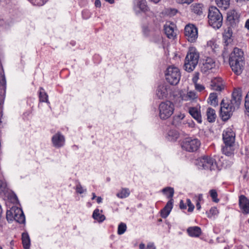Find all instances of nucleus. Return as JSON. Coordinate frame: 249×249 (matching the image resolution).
I'll return each instance as SVG.
<instances>
[{
	"label": "nucleus",
	"instance_id": "nucleus-39",
	"mask_svg": "<svg viewBox=\"0 0 249 249\" xmlns=\"http://www.w3.org/2000/svg\"><path fill=\"white\" fill-rule=\"evenodd\" d=\"M207 47H210L213 51H215V50L218 47L217 45L214 40H210L207 43Z\"/></svg>",
	"mask_w": 249,
	"mask_h": 249
},
{
	"label": "nucleus",
	"instance_id": "nucleus-21",
	"mask_svg": "<svg viewBox=\"0 0 249 249\" xmlns=\"http://www.w3.org/2000/svg\"><path fill=\"white\" fill-rule=\"evenodd\" d=\"M211 86L212 89L217 91H221L224 87L223 80L220 77H216L212 79Z\"/></svg>",
	"mask_w": 249,
	"mask_h": 249
},
{
	"label": "nucleus",
	"instance_id": "nucleus-9",
	"mask_svg": "<svg viewBox=\"0 0 249 249\" xmlns=\"http://www.w3.org/2000/svg\"><path fill=\"white\" fill-rule=\"evenodd\" d=\"M196 165L199 169L213 170L216 168L215 160L209 156L198 159L196 161Z\"/></svg>",
	"mask_w": 249,
	"mask_h": 249
},
{
	"label": "nucleus",
	"instance_id": "nucleus-25",
	"mask_svg": "<svg viewBox=\"0 0 249 249\" xmlns=\"http://www.w3.org/2000/svg\"><path fill=\"white\" fill-rule=\"evenodd\" d=\"M187 232L190 236L197 237L201 234V230L198 227H192L188 228Z\"/></svg>",
	"mask_w": 249,
	"mask_h": 249
},
{
	"label": "nucleus",
	"instance_id": "nucleus-43",
	"mask_svg": "<svg viewBox=\"0 0 249 249\" xmlns=\"http://www.w3.org/2000/svg\"><path fill=\"white\" fill-rule=\"evenodd\" d=\"M7 185L6 182L2 180H0V193L4 192L6 190Z\"/></svg>",
	"mask_w": 249,
	"mask_h": 249
},
{
	"label": "nucleus",
	"instance_id": "nucleus-53",
	"mask_svg": "<svg viewBox=\"0 0 249 249\" xmlns=\"http://www.w3.org/2000/svg\"><path fill=\"white\" fill-rule=\"evenodd\" d=\"M2 210L1 206L0 205V223L1 222L2 219L3 218V215H2Z\"/></svg>",
	"mask_w": 249,
	"mask_h": 249
},
{
	"label": "nucleus",
	"instance_id": "nucleus-14",
	"mask_svg": "<svg viewBox=\"0 0 249 249\" xmlns=\"http://www.w3.org/2000/svg\"><path fill=\"white\" fill-rule=\"evenodd\" d=\"M170 91V87L165 84L159 85L156 91V95L159 99L166 98Z\"/></svg>",
	"mask_w": 249,
	"mask_h": 249
},
{
	"label": "nucleus",
	"instance_id": "nucleus-33",
	"mask_svg": "<svg viewBox=\"0 0 249 249\" xmlns=\"http://www.w3.org/2000/svg\"><path fill=\"white\" fill-rule=\"evenodd\" d=\"M208 103L211 105L215 106L218 104L217 95L215 93H210L208 99Z\"/></svg>",
	"mask_w": 249,
	"mask_h": 249
},
{
	"label": "nucleus",
	"instance_id": "nucleus-24",
	"mask_svg": "<svg viewBox=\"0 0 249 249\" xmlns=\"http://www.w3.org/2000/svg\"><path fill=\"white\" fill-rule=\"evenodd\" d=\"M239 17V14L235 10L230 11L227 13V19L231 23L237 22Z\"/></svg>",
	"mask_w": 249,
	"mask_h": 249
},
{
	"label": "nucleus",
	"instance_id": "nucleus-2",
	"mask_svg": "<svg viewBox=\"0 0 249 249\" xmlns=\"http://www.w3.org/2000/svg\"><path fill=\"white\" fill-rule=\"evenodd\" d=\"M229 63L232 71L237 75L240 74L244 69V53L241 49L234 48L231 53Z\"/></svg>",
	"mask_w": 249,
	"mask_h": 249
},
{
	"label": "nucleus",
	"instance_id": "nucleus-37",
	"mask_svg": "<svg viewBox=\"0 0 249 249\" xmlns=\"http://www.w3.org/2000/svg\"><path fill=\"white\" fill-rule=\"evenodd\" d=\"M162 192L167 196V198L170 199H172L174 196V190L173 188L171 187H166L162 189Z\"/></svg>",
	"mask_w": 249,
	"mask_h": 249
},
{
	"label": "nucleus",
	"instance_id": "nucleus-31",
	"mask_svg": "<svg viewBox=\"0 0 249 249\" xmlns=\"http://www.w3.org/2000/svg\"><path fill=\"white\" fill-rule=\"evenodd\" d=\"M22 241L24 248L25 249H29L30 245V240L27 233L24 232L22 233Z\"/></svg>",
	"mask_w": 249,
	"mask_h": 249
},
{
	"label": "nucleus",
	"instance_id": "nucleus-27",
	"mask_svg": "<svg viewBox=\"0 0 249 249\" xmlns=\"http://www.w3.org/2000/svg\"><path fill=\"white\" fill-rule=\"evenodd\" d=\"M102 210L100 211L98 209H96L94 210L92 213V217L99 222H103L106 217L104 214H102Z\"/></svg>",
	"mask_w": 249,
	"mask_h": 249
},
{
	"label": "nucleus",
	"instance_id": "nucleus-41",
	"mask_svg": "<svg viewBox=\"0 0 249 249\" xmlns=\"http://www.w3.org/2000/svg\"><path fill=\"white\" fill-rule=\"evenodd\" d=\"M218 213V211L217 208L215 207H213L210 210L209 212L208 213V217L210 218L213 216L217 215Z\"/></svg>",
	"mask_w": 249,
	"mask_h": 249
},
{
	"label": "nucleus",
	"instance_id": "nucleus-22",
	"mask_svg": "<svg viewBox=\"0 0 249 249\" xmlns=\"http://www.w3.org/2000/svg\"><path fill=\"white\" fill-rule=\"evenodd\" d=\"M173 199H170L165 206L161 210L160 214L162 218H165L169 215L173 208Z\"/></svg>",
	"mask_w": 249,
	"mask_h": 249
},
{
	"label": "nucleus",
	"instance_id": "nucleus-20",
	"mask_svg": "<svg viewBox=\"0 0 249 249\" xmlns=\"http://www.w3.org/2000/svg\"><path fill=\"white\" fill-rule=\"evenodd\" d=\"M200 107H191L189 108V113L198 123H202V117L200 110Z\"/></svg>",
	"mask_w": 249,
	"mask_h": 249
},
{
	"label": "nucleus",
	"instance_id": "nucleus-42",
	"mask_svg": "<svg viewBox=\"0 0 249 249\" xmlns=\"http://www.w3.org/2000/svg\"><path fill=\"white\" fill-rule=\"evenodd\" d=\"M210 194L214 202H217L219 200L217 198V194L215 190H211L210 191Z\"/></svg>",
	"mask_w": 249,
	"mask_h": 249
},
{
	"label": "nucleus",
	"instance_id": "nucleus-62",
	"mask_svg": "<svg viewBox=\"0 0 249 249\" xmlns=\"http://www.w3.org/2000/svg\"><path fill=\"white\" fill-rule=\"evenodd\" d=\"M0 249H2V247L0 246Z\"/></svg>",
	"mask_w": 249,
	"mask_h": 249
},
{
	"label": "nucleus",
	"instance_id": "nucleus-19",
	"mask_svg": "<svg viewBox=\"0 0 249 249\" xmlns=\"http://www.w3.org/2000/svg\"><path fill=\"white\" fill-rule=\"evenodd\" d=\"M180 97L183 101L193 102L196 101L198 96L195 91L191 90L188 91L186 93H181Z\"/></svg>",
	"mask_w": 249,
	"mask_h": 249
},
{
	"label": "nucleus",
	"instance_id": "nucleus-11",
	"mask_svg": "<svg viewBox=\"0 0 249 249\" xmlns=\"http://www.w3.org/2000/svg\"><path fill=\"white\" fill-rule=\"evenodd\" d=\"M185 36L190 42H195L198 37V30L196 26L192 24H188L184 28Z\"/></svg>",
	"mask_w": 249,
	"mask_h": 249
},
{
	"label": "nucleus",
	"instance_id": "nucleus-49",
	"mask_svg": "<svg viewBox=\"0 0 249 249\" xmlns=\"http://www.w3.org/2000/svg\"><path fill=\"white\" fill-rule=\"evenodd\" d=\"M196 202H199V203L203 199V196L202 194H199L197 196L195 197Z\"/></svg>",
	"mask_w": 249,
	"mask_h": 249
},
{
	"label": "nucleus",
	"instance_id": "nucleus-55",
	"mask_svg": "<svg viewBox=\"0 0 249 249\" xmlns=\"http://www.w3.org/2000/svg\"><path fill=\"white\" fill-rule=\"evenodd\" d=\"M196 207L197 210H200L201 209V205L199 202H196Z\"/></svg>",
	"mask_w": 249,
	"mask_h": 249
},
{
	"label": "nucleus",
	"instance_id": "nucleus-1",
	"mask_svg": "<svg viewBox=\"0 0 249 249\" xmlns=\"http://www.w3.org/2000/svg\"><path fill=\"white\" fill-rule=\"evenodd\" d=\"M222 138L225 144L222 148L223 153L227 156H232L235 149L234 131L231 128H226L223 132Z\"/></svg>",
	"mask_w": 249,
	"mask_h": 249
},
{
	"label": "nucleus",
	"instance_id": "nucleus-6",
	"mask_svg": "<svg viewBox=\"0 0 249 249\" xmlns=\"http://www.w3.org/2000/svg\"><path fill=\"white\" fill-rule=\"evenodd\" d=\"M174 104L169 101L161 102L159 106V116L162 120L169 118L174 113Z\"/></svg>",
	"mask_w": 249,
	"mask_h": 249
},
{
	"label": "nucleus",
	"instance_id": "nucleus-57",
	"mask_svg": "<svg viewBox=\"0 0 249 249\" xmlns=\"http://www.w3.org/2000/svg\"><path fill=\"white\" fill-rule=\"evenodd\" d=\"M188 124V125L190 127H193L194 126L195 124L193 121H191L190 122H189Z\"/></svg>",
	"mask_w": 249,
	"mask_h": 249
},
{
	"label": "nucleus",
	"instance_id": "nucleus-17",
	"mask_svg": "<svg viewBox=\"0 0 249 249\" xmlns=\"http://www.w3.org/2000/svg\"><path fill=\"white\" fill-rule=\"evenodd\" d=\"M239 205L242 212L245 214L249 213V200L244 195L239 197Z\"/></svg>",
	"mask_w": 249,
	"mask_h": 249
},
{
	"label": "nucleus",
	"instance_id": "nucleus-5",
	"mask_svg": "<svg viewBox=\"0 0 249 249\" xmlns=\"http://www.w3.org/2000/svg\"><path fill=\"white\" fill-rule=\"evenodd\" d=\"M165 76L166 80L170 84L176 85L180 81L181 73L178 68L170 66L165 71Z\"/></svg>",
	"mask_w": 249,
	"mask_h": 249
},
{
	"label": "nucleus",
	"instance_id": "nucleus-26",
	"mask_svg": "<svg viewBox=\"0 0 249 249\" xmlns=\"http://www.w3.org/2000/svg\"><path fill=\"white\" fill-rule=\"evenodd\" d=\"M231 32L229 30L227 32H225L223 35V37L224 45L225 46L224 49L225 50L228 49V46L231 44L232 41V40L231 38Z\"/></svg>",
	"mask_w": 249,
	"mask_h": 249
},
{
	"label": "nucleus",
	"instance_id": "nucleus-60",
	"mask_svg": "<svg viewBox=\"0 0 249 249\" xmlns=\"http://www.w3.org/2000/svg\"><path fill=\"white\" fill-rule=\"evenodd\" d=\"M106 1L108 2L109 3H113L114 2V0H105Z\"/></svg>",
	"mask_w": 249,
	"mask_h": 249
},
{
	"label": "nucleus",
	"instance_id": "nucleus-45",
	"mask_svg": "<svg viewBox=\"0 0 249 249\" xmlns=\"http://www.w3.org/2000/svg\"><path fill=\"white\" fill-rule=\"evenodd\" d=\"M245 107L247 111L249 112V91L245 97Z\"/></svg>",
	"mask_w": 249,
	"mask_h": 249
},
{
	"label": "nucleus",
	"instance_id": "nucleus-48",
	"mask_svg": "<svg viewBox=\"0 0 249 249\" xmlns=\"http://www.w3.org/2000/svg\"><path fill=\"white\" fill-rule=\"evenodd\" d=\"M199 79V73L198 72H195L194 75L192 78V81L194 83V84H196V83H197V82Z\"/></svg>",
	"mask_w": 249,
	"mask_h": 249
},
{
	"label": "nucleus",
	"instance_id": "nucleus-4",
	"mask_svg": "<svg viewBox=\"0 0 249 249\" xmlns=\"http://www.w3.org/2000/svg\"><path fill=\"white\" fill-rule=\"evenodd\" d=\"M209 23L213 28L219 29L222 25L223 17L219 10L215 7L209 8Z\"/></svg>",
	"mask_w": 249,
	"mask_h": 249
},
{
	"label": "nucleus",
	"instance_id": "nucleus-56",
	"mask_svg": "<svg viewBox=\"0 0 249 249\" xmlns=\"http://www.w3.org/2000/svg\"><path fill=\"white\" fill-rule=\"evenodd\" d=\"M245 27L249 30V19H248L246 22Z\"/></svg>",
	"mask_w": 249,
	"mask_h": 249
},
{
	"label": "nucleus",
	"instance_id": "nucleus-32",
	"mask_svg": "<svg viewBox=\"0 0 249 249\" xmlns=\"http://www.w3.org/2000/svg\"><path fill=\"white\" fill-rule=\"evenodd\" d=\"M217 6L224 9H227L230 4V0H215Z\"/></svg>",
	"mask_w": 249,
	"mask_h": 249
},
{
	"label": "nucleus",
	"instance_id": "nucleus-18",
	"mask_svg": "<svg viewBox=\"0 0 249 249\" xmlns=\"http://www.w3.org/2000/svg\"><path fill=\"white\" fill-rule=\"evenodd\" d=\"M176 26L173 23H166L164 26V30L167 36L170 39H174L176 36Z\"/></svg>",
	"mask_w": 249,
	"mask_h": 249
},
{
	"label": "nucleus",
	"instance_id": "nucleus-61",
	"mask_svg": "<svg viewBox=\"0 0 249 249\" xmlns=\"http://www.w3.org/2000/svg\"><path fill=\"white\" fill-rule=\"evenodd\" d=\"M160 0H150L151 1L154 2V3H158Z\"/></svg>",
	"mask_w": 249,
	"mask_h": 249
},
{
	"label": "nucleus",
	"instance_id": "nucleus-52",
	"mask_svg": "<svg viewBox=\"0 0 249 249\" xmlns=\"http://www.w3.org/2000/svg\"><path fill=\"white\" fill-rule=\"evenodd\" d=\"M95 5L97 7H100L101 5V1L99 0H96L95 1Z\"/></svg>",
	"mask_w": 249,
	"mask_h": 249
},
{
	"label": "nucleus",
	"instance_id": "nucleus-44",
	"mask_svg": "<svg viewBox=\"0 0 249 249\" xmlns=\"http://www.w3.org/2000/svg\"><path fill=\"white\" fill-rule=\"evenodd\" d=\"M187 205L188 206V211L189 212H192L195 208L194 205L192 203L190 199H187L186 200Z\"/></svg>",
	"mask_w": 249,
	"mask_h": 249
},
{
	"label": "nucleus",
	"instance_id": "nucleus-38",
	"mask_svg": "<svg viewBox=\"0 0 249 249\" xmlns=\"http://www.w3.org/2000/svg\"><path fill=\"white\" fill-rule=\"evenodd\" d=\"M126 225L124 223H121L118 227V234L119 235L123 234L126 230Z\"/></svg>",
	"mask_w": 249,
	"mask_h": 249
},
{
	"label": "nucleus",
	"instance_id": "nucleus-54",
	"mask_svg": "<svg viewBox=\"0 0 249 249\" xmlns=\"http://www.w3.org/2000/svg\"><path fill=\"white\" fill-rule=\"evenodd\" d=\"M97 199H96V201H97V202L98 203V204H100L102 202V200L103 199L100 196H98V197H96Z\"/></svg>",
	"mask_w": 249,
	"mask_h": 249
},
{
	"label": "nucleus",
	"instance_id": "nucleus-7",
	"mask_svg": "<svg viewBox=\"0 0 249 249\" xmlns=\"http://www.w3.org/2000/svg\"><path fill=\"white\" fill-rule=\"evenodd\" d=\"M227 99H223L221 103L220 111L222 119L224 121L228 120L232 115L235 109L238 108Z\"/></svg>",
	"mask_w": 249,
	"mask_h": 249
},
{
	"label": "nucleus",
	"instance_id": "nucleus-51",
	"mask_svg": "<svg viewBox=\"0 0 249 249\" xmlns=\"http://www.w3.org/2000/svg\"><path fill=\"white\" fill-rule=\"evenodd\" d=\"M179 207L181 209H185L186 208V204L183 202V200L180 201Z\"/></svg>",
	"mask_w": 249,
	"mask_h": 249
},
{
	"label": "nucleus",
	"instance_id": "nucleus-58",
	"mask_svg": "<svg viewBox=\"0 0 249 249\" xmlns=\"http://www.w3.org/2000/svg\"><path fill=\"white\" fill-rule=\"evenodd\" d=\"M145 248V245L143 243H141L139 245L140 249H144Z\"/></svg>",
	"mask_w": 249,
	"mask_h": 249
},
{
	"label": "nucleus",
	"instance_id": "nucleus-46",
	"mask_svg": "<svg viewBox=\"0 0 249 249\" xmlns=\"http://www.w3.org/2000/svg\"><path fill=\"white\" fill-rule=\"evenodd\" d=\"M195 88L196 90L199 92H201L205 89V87L203 85L198 83H196V84H195Z\"/></svg>",
	"mask_w": 249,
	"mask_h": 249
},
{
	"label": "nucleus",
	"instance_id": "nucleus-15",
	"mask_svg": "<svg viewBox=\"0 0 249 249\" xmlns=\"http://www.w3.org/2000/svg\"><path fill=\"white\" fill-rule=\"evenodd\" d=\"M133 8L137 13L140 12H145L148 9L145 0H135L134 1Z\"/></svg>",
	"mask_w": 249,
	"mask_h": 249
},
{
	"label": "nucleus",
	"instance_id": "nucleus-35",
	"mask_svg": "<svg viewBox=\"0 0 249 249\" xmlns=\"http://www.w3.org/2000/svg\"><path fill=\"white\" fill-rule=\"evenodd\" d=\"M168 139L171 141H174L179 137L178 132L176 130H171L168 133Z\"/></svg>",
	"mask_w": 249,
	"mask_h": 249
},
{
	"label": "nucleus",
	"instance_id": "nucleus-16",
	"mask_svg": "<svg viewBox=\"0 0 249 249\" xmlns=\"http://www.w3.org/2000/svg\"><path fill=\"white\" fill-rule=\"evenodd\" d=\"M242 100V91L240 89H234L232 94V98L230 100L233 105L239 108Z\"/></svg>",
	"mask_w": 249,
	"mask_h": 249
},
{
	"label": "nucleus",
	"instance_id": "nucleus-36",
	"mask_svg": "<svg viewBox=\"0 0 249 249\" xmlns=\"http://www.w3.org/2000/svg\"><path fill=\"white\" fill-rule=\"evenodd\" d=\"M184 117V114L181 113L176 114L173 117V124L176 125H178Z\"/></svg>",
	"mask_w": 249,
	"mask_h": 249
},
{
	"label": "nucleus",
	"instance_id": "nucleus-12",
	"mask_svg": "<svg viewBox=\"0 0 249 249\" xmlns=\"http://www.w3.org/2000/svg\"><path fill=\"white\" fill-rule=\"evenodd\" d=\"M52 142L53 147L59 148L64 146L65 143V138L60 132H57L52 138Z\"/></svg>",
	"mask_w": 249,
	"mask_h": 249
},
{
	"label": "nucleus",
	"instance_id": "nucleus-10",
	"mask_svg": "<svg viewBox=\"0 0 249 249\" xmlns=\"http://www.w3.org/2000/svg\"><path fill=\"white\" fill-rule=\"evenodd\" d=\"M200 145V141L197 139L188 138L182 142V148L188 152L196 151Z\"/></svg>",
	"mask_w": 249,
	"mask_h": 249
},
{
	"label": "nucleus",
	"instance_id": "nucleus-28",
	"mask_svg": "<svg viewBox=\"0 0 249 249\" xmlns=\"http://www.w3.org/2000/svg\"><path fill=\"white\" fill-rule=\"evenodd\" d=\"M192 12L198 15L202 14L203 6L200 3H194L191 6Z\"/></svg>",
	"mask_w": 249,
	"mask_h": 249
},
{
	"label": "nucleus",
	"instance_id": "nucleus-50",
	"mask_svg": "<svg viewBox=\"0 0 249 249\" xmlns=\"http://www.w3.org/2000/svg\"><path fill=\"white\" fill-rule=\"evenodd\" d=\"M146 249H156V248L153 243H149L147 244Z\"/></svg>",
	"mask_w": 249,
	"mask_h": 249
},
{
	"label": "nucleus",
	"instance_id": "nucleus-13",
	"mask_svg": "<svg viewBox=\"0 0 249 249\" xmlns=\"http://www.w3.org/2000/svg\"><path fill=\"white\" fill-rule=\"evenodd\" d=\"M6 82L4 74L0 73V110L3 104L6 94Z\"/></svg>",
	"mask_w": 249,
	"mask_h": 249
},
{
	"label": "nucleus",
	"instance_id": "nucleus-40",
	"mask_svg": "<svg viewBox=\"0 0 249 249\" xmlns=\"http://www.w3.org/2000/svg\"><path fill=\"white\" fill-rule=\"evenodd\" d=\"M76 192L80 194H83L87 191L86 189H84L80 182H78L75 187Z\"/></svg>",
	"mask_w": 249,
	"mask_h": 249
},
{
	"label": "nucleus",
	"instance_id": "nucleus-29",
	"mask_svg": "<svg viewBox=\"0 0 249 249\" xmlns=\"http://www.w3.org/2000/svg\"><path fill=\"white\" fill-rule=\"evenodd\" d=\"M207 116L209 122H214L216 116L215 110L212 108H208L207 110Z\"/></svg>",
	"mask_w": 249,
	"mask_h": 249
},
{
	"label": "nucleus",
	"instance_id": "nucleus-30",
	"mask_svg": "<svg viewBox=\"0 0 249 249\" xmlns=\"http://www.w3.org/2000/svg\"><path fill=\"white\" fill-rule=\"evenodd\" d=\"M39 98L40 102H46L48 104H50L48 100V96L42 88H40L39 89Z\"/></svg>",
	"mask_w": 249,
	"mask_h": 249
},
{
	"label": "nucleus",
	"instance_id": "nucleus-47",
	"mask_svg": "<svg viewBox=\"0 0 249 249\" xmlns=\"http://www.w3.org/2000/svg\"><path fill=\"white\" fill-rule=\"evenodd\" d=\"M194 0H176V2L179 4H189L193 1Z\"/></svg>",
	"mask_w": 249,
	"mask_h": 249
},
{
	"label": "nucleus",
	"instance_id": "nucleus-3",
	"mask_svg": "<svg viewBox=\"0 0 249 249\" xmlns=\"http://www.w3.org/2000/svg\"><path fill=\"white\" fill-rule=\"evenodd\" d=\"M199 57V53L196 49L190 48L185 59V70L188 72L193 71L198 63Z\"/></svg>",
	"mask_w": 249,
	"mask_h": 249
},
{
	"label": "nucleus",
	"instance_id": "nucleus-34",
	"mask_svg": "<svg viewBox=\"0 0 249 249\" xmlns=\"http://www.w3.org/2000/svg\"><path fill=\"white\" fill-rule=\"evenodd\" d=\"M130 195V191L128 188H122L116 195L120 198H124L128 197Z\"/></svg>",
	"mask_w": 249,
	"mask_h": 249
},
{
	"label": "nucleus",
	"instance_id": "nucleus-23",
	"mask_svg": "<svg viewBox=\"0 0 249 249\" xmlns=\"http://www.w3.org/2000/svg\"><path fill=\"white\" fill-rule=\"evenodd\" d=\"M215 67V62L213 59L211 57H207L201 67L202 71L207 72L208 71L212 69Z\"/></svg>",
	"mask_w": 249,
	"mask_h": 249
},
{
	"label": "nucleus",
	"instance_id": "nucleus-59",
	"mask_svg": "<svg viewBox=\"0 0 249 249\" xmlns=\"http://www.w3.org/2000/svg\"><path fill=\"white\" fill-rule=\"evenodd\" d=\"M92 197L91 198V199L92 200L94 199L95 198H96V196L95 195V194L94 193H92Z\"/></svg>",
	"mask_w": 249,
	"mask_h": 249
},
{
	"label": "nucleus",
	"instance_id": "nucleus-8",
	"mask_svg": "<svg viewBox=\"0 0 249 249\" xmlns=\"http://www.w3.org/2000/svg\"><path fill=\"white\" fill-rule=\"evenodd\" d=\"M6 219L7 221H12L15 220L19 223H24L25 217L22 210L17 207H12L6 212Z\"/></svg>",
	"mask_w": 249,
	"mask_h": 249
}]
</instances>
